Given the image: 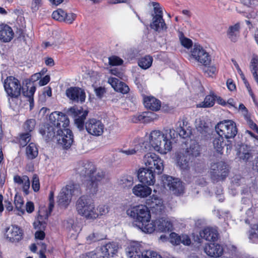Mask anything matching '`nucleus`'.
Here are the masks:
<instances>
[{
    "label": "nucleus",
    "instance_id": "1",
    "mask_svg": "<svg viewBox=\"0 0 258 258\" xmlns=\"http://www.w3.org/2000/svg\"><path fill=\"white\" fill-rule=\"evenodd\" d=\"M67 112L74 119L75 124L80 131H83L85 127L89 135L95 137L100 136L103 134L104 125L101 120L90 118L85 122L88 111L84 110L82 107L73 106L68 109Z\"/></svg>",
    "mask_w": 258,
    "mask_h": 258
},
{
    "label": "nucleus",
    "instance_id": "2",
    "mask_svg": "<svg viewBox=\"0 0 258 258\" xmlns=\"http://www.w3.org/2000/svg\"><path fill=\"white\" fill-rule=\"evenodd\" d=\"M76 172L81 176L87 178L85 183L86 186V190L90 195H94L98 191V183L105 176V172L103 171L97 172V167L91 162L80 161L75 169Z\"/></svg>",
    "mask_w": 258,
    "mask_h": 258
},
{
    "label": "nucleus",
    "instance_id": "3",
    "mask_svg": "<svg viewBox=\"0 0 258 258\" xmlns=\"http://www.w3.org/2000/svg\"><path fill=\"white\" fill-rule=\"evenodd\" d=\"M39 132L47 142L56 140L66 149L70 148L74 142L73 133L68 127L55 131V128L50 124H44Z\"/></svg>",
    "mask_w": 258,
    "mask_h": 258
},
{
    "label": "nucleus",
    "instance_id": "4",
    "mask_svg": "<svg viewBox=\"0 0 258 258\" xmlns=\"http://www.w3.org/2000/svg\"><path fill=\"white\" fill-rule=\"evenodd\" d=\"M174 130L169 129V136L165 135L159 130L152 131L149 136V144L154 149L162 154H165L170 151L172 148L171 139V133H174Z\"/></svg>",
    "mask_w": 258,
    "mask_h": 258
},
{
    "label": "nucleus",
    "instance_id": "5",
    "mask_svg": "<svg viewBox=\"0 0 258 258\" xmlns=\"http://www.w3.org/2000/svg\"><path fill=\"white\" fill-rule=\"evenodd\" d=\"M78 213L87 219H95L98 217L93 200L88 196H82L77 201Z\"/></svg>",
    "mask_w": 258,
    "mask_h": 258
},
{
    "label": "nucleus",
    "instance_id": "6",
    "mask_svg": "<svg viewBox=\"0 0 258 258\" xmlns=\"http://www.w3.org/2000/svg\"><path fill=\"white\" fill-rule=\"evenodd\" d=\"M4 87L10 104L14 99H18L22 93L23 86L20 81L14 76L7 77L4 82Z\"/></svg>",
    "mask_w": 258,
    "mask_h": 258
},
{
    "label": "nucleus",
    "instance_id": "7",
    "mask_svg": "<svg viewBox=\"0 0 258 258\" xmlns=\"http://www.w3.org/2000/svg\"><path fill=\"white\" fill-rule=\"evenodd\" d=\"M80 194L81 189L79 184L70 182L59 192L57 198L58 204L60 207L66 208L71 202L72 196Z\"/></svg>",
    "mask_w": 258,
    "mask_h": 258
},
{
    "label": "nucleus",
    "instance_id": "8",
    "mask_svg": "<svg viewBox=\"0 0 258 258\" xmlns=\"http://www.w3.org/2000/svg\"><path fill=\"white\" fill-rule=\"evenodd\" d=\"M230 172L229 166L224 161H220L211 164L210 177L213 182L223 181Z\"/></svg>",
    "mask_w": 258,
    "mask_h": 258
},
{
    "label": "nucleus",
    "instance_id": "9",
    "mask_svg": "<svg viewBox=\"0 0 258 258\" xmlns=\"http://www.w3.org/2000/svg\"><path fill=\"white\" fill-rule=\"evenodd\" d=\"M143 247L139 243L133 241L127 247V255L130 258H162L161 255L156 251L148 250L142 251Z\"/></svg>",
    "mask_w": 258,
    "mask_h": 258
},
{
    "label": "nucleus",
    "instance_id": "10",
    "mask_svg": "<svg viewBox=\"0 0 258 258\" xmlns=\"http://www.w3.org/2000/svg\"><path fill=\"white\" fill-rule=\"evenodd\" d=\"M215 129L218 136L227 140L234 138L238 132L236 123L232 120L220 121L215 125Z\"/></svg>",
    "mask_w": 258,
    "mask_h": 258
},
{
    "label": "nucleus",
    "instance_id": "11",
    "mask_svg": "<svg viewBox=\"0 0 258 258\" xmlns=\"http://www.w3.org/2000/svg\"><path fill=\"white\" fill-rule=\"evenodd\" d=\"M127 214L133 218L136 225L140 223L151 219L150 212L148 208L143 205H139L127 210Z\"/></svg>",
    "mask_w": 258,
    "mask_h": 258
},
{
    "label": "nucleus",
    "instance_id": "12",
    "mask_svg": "<svg viewBox=\"0 0 258 258\" xmlns=\"http://www.w3.org/2000/svg\"><path fill=\"white\" fill-rule=\"evenodd\" d=\"M48 122L45 124H49L55 128V131L68 127L70 125V119L68 115L61 111H55L51 112L48 119Z\"/></svg>",
    "mask_w": 258,
    "mask_h": 258
},
{
    "label": "nucleus",
    "instance_id": "13",
    "mask_svg": "<svg viewBox=\"0 0 258 258\" xmlns=\"http://www.w3.org/2000/svg\"><path fill=\"white\" fill-rule=\"evenodd\" d=\"M144 161L146 167L157 174L162 173L164 170L163 161L155 153H150L144 156Z\"/></svg>",
    "mask_w": 258,
    "mask_h": 258
},
{
    "label": "nucleus",
    "instance_id": "14",
    "mask_svg": "<svg viewBox=\"0 0 258 258\" xmlns=\"http://www.w3.org/2000/svg\"><path fill=\"white\" fill-rule=\"evenodd\" d=\"M144 161L146 167L157 174L162 173L164 170L163 161L155 153H150L144 156Z\"/></svg>",
    "mask_w": 258,
    "mask_h": 258
},
{
    "label": "nucleus",
    "instance_id": "15",
    "mask_svg": "<svg viewBox=\"0 0 258 258\" xmlns=\"http://www.w3.org/2000/svg\"><path fill=\"white\" fill-rule=\"evenodd\" d=\"M144 161L146 167L157 174L162 173L164 170L163 161L155 153H150L144 156Z\"/></svg>",
    "mask_w": 258,
    "mask_h": 258
},
{
    "label": "nucleus",
    "instance_id": "16",
    "mask_svg": "<svg viewBox=\"0 0 258 258\" xmlns=\"http://www.w3.org/2000/svg\"><path fill=\"white\" fill-rule=\"evenodd\" d=\"M163 186L168 187L174 195L179 196L184 192V187L183 183L178 178H173L172 176L163 175L162 177Z\"/></svg>",
    "mask_w": 258,
    "mask_h": 258
},
{
    "label": "nucleus",
    "instance_id": "17",
    "mask_svg": "<svg viewBox=\"0 0 258 258\" xmlns=\"http://www.w3.org/2000/svg\"><path fill=\"white\" fill-rule=\"evenodd\" d=\"M191 54L193 58L204 66L209 65L211 62L210 55L200 45H195Z\"/></svg>",
    "mask_w": 258,
    "mask_h": 258
},
{
    "label": "nucleus",
    "instance_id": "18",
    "mask_svg": "<svg viewBox=\"0 0 258 258\" xmlns=\"http://www.w3.org/2000/svg\"><path fill=\"white\" fill-rule=\"evenodd\" d=\"M66 96L70 100L76 103H83L86 100L85 90L79 87H71L66 91Z\"/></svg>",
    "mask_w": 258,
    "mask_h": 258
},
{
    "label": "nucleus",
    "instance_id": "19",
    "mask_svg": "<svg viewBox=\"0 0 258 258\" xmlns=\"http://www.w3.org/2000/svg\"><path fill=\"white\" fill-rule=\"evenodd\" d=\"M177 124L178 126L176 130L179 136L183 139L190 138L194 128L188 122L187 118L185 116L180 117Z\"/></svg>",
    "mask_w": 258,
    "mask_h": 258
},
{
    "label": "nucleus",
    "instance_id": "20",
    "mask_svg": "<svg viewBox=\"0 0 258 258\" xmlns=\"http://www.w3.org/2000/svg\"><path fill=\"white\" fill-rule=\"evenodd\" d=\"M159 116L155 112L146 111L132 116V122L135 123H149L158 118Z\"/></svg>",
    "mask_w": 258,
    "mask_h": 258
},
{
    "label": "nucleus",
    "instance_id": "21",
    "mask_svg": "<svg viewBox=\"0 0 258 258\" xmlns=\"http://www.w3.org/2000/svg\"><path fill=\"white\" fill-rule=\"evenodd\" d=\"M138 177L141 182L147 185H154L156 181L155 173L147 167L139 170Z\"/></svg>",
    "mask_w": 258,
    "mask_h": 258
},
{
    "label": "nucleus",
    "instance_id": "22",
    "mask_svg": "<svg viewBox=\"0 0 258 258\" xmlns=\"http://www.w3.org/2000/svg\"><path fill=\"white\" fill-rule=\"evenodd\" d=\"M143 102L144 107L151 112H157L161 109V101L152 95H143Z\"/></svg>",
    "mask_w": 258,
    "mask_h": 258
},
{
    "label": "nucleus",
    "instance_id": "23",
    "mask_svg": "<svg viewBox=\"0 0 258 258\" xmlns=\"http://www.w3.org/2000/svg\"><path fill=\"white\" fill-rule=\"evenodd\" d=\"M213 145L216 152L220 154H223L224 147L226 148V153L229 154L233 148V144L231 141L227 140L226 142H224V138L218 136L213 140Z\"/></svg>",
    "mask_w": 258,
    "mask_h": 258
},
{
    "label": "nucleus",
    "instance_id": "24",
    "mask_svg": "<svg viewBox=\"0 0 258 258\" xmlns=\"http://www.w3.org/2000/svg\"><path fill=\"white\" fill-rule=\"evenodd\" d=\"M5 235L10 241L18 242L23 238V232L18 226L12 225L5 228Z\"/></svg>",
    "mask_w": 258,
    "mask_h": 258
},
{
    "label": "nucleus",
    "instance_id": "25",
    "mask_svg": "<svg viewBox=\"0 0 258 258\" xmlns=\"http://www.w3.org/2000/svg\"><path fill=\"white\" fill-rule=\"evenodd\" d=\"M204 251L211 257H219L223 253V248L221 245L210 243L205 245Z\"/></svg>",
    "mask_w": 258,
    "mask_h": 258
},
{
    "label": "nucleus",
    "instance_id": "26",
    "mask_svg": "<svg viewBox=\"0 0 258 258\" xmlns=\"http://www.w3.org/2000/svg\"><path fill=\"white\" fill-rule=\"evenodd\" d=\"M146 203L156 213H161L164 209L165 207L162 200L156 195H153L149 199L147 200Z\"/></svg>",
    "mask_w": 258,
    "mask_h": 258
},
{
    "label": "nucleus",
    "instance_id": "27",
    "mask_svg": "<svg viewBox=\"0 0 258 258\" xmlns=\"http://www.w3.org/2000/svg\"><path fill=\"white\" fill-rule=\"evenodd\" d=\"M14 37L12 28L7 24H0V41L3 42H9Z\"/></svg>",
    "mask_w": 258,
    "mask_h": 258
},
{
    "label": "nucleus",
    "instance_id": "28",
    "mask_svg": "<svg viewBox=\"0 0 258 258\" xmlns=\"http://www.w3.org/2000/svg\"><path fill=\"white\" fill-rule=\"evenodd\" d=\"M155 231L159 232H169L172 230V224L171 222L163 218L155 220Z\"/></svg>",
    "mask_w": 258,
    "mask_h": 258
},
{
    "label": "nucleus",
    "instance_id": "29",
    "mask_svg": "<svg viewBox=\"0 0 258 258\" xmlns=\"http://www.w3.org/2000/svg\"><path fill=\"white\" fill-rule=\"evenodd\" d=\"M200 234L201 237L207 241L215 242L218 239L219 233L217 230L212 228H204L200 232Z\"/></svg>",
    "mask_w": 258,
    "mask_h": 258
},
{
    "label": "nucleus",
    "instance_id": "30",
    "mask_svg": "<svg viewBox=\"0 0 258 258\" xmlns=\"http://www.w3.org/2000/svg\"><path fill=\"white\" fill-rule=\"evenodd\" d=\"M150 27L156 31L166 30L167 27L163 18V16L155 15L153 18V22L150 24Z\"/></svg>",
    "mask_w": 258,
    "mask_h": 258
},
{
    "label": "nucleus",
    "instance_id": "31",
    "mask_svg": "<svg viewBox=\"0 0 258 258\" xmlns=\"http://www.w3.org/2000/svg\"><path fill=\"white\" fill-rule=\"evenodd\" d=\"M152 192V189L146 185L138 184L133 188V193L137 197L146 198Z\"/></svg>",
    "mask_w": 258,
    "mask_h": 258
},
{
    "label": "nucleus",
    "instance_id": "32",
    "mask_svg": "<svg viewBox=\"0 0 258 258\" xmlns=\"http://www.w3.org/2000/svg\"><path fill=\"white\" fill-rule=\"evenodd\" d=\"M190 158L185 154L181 152H177L176 154V161L177 165L182 170H188L189 169V161Z\"/></svg>",
    "mask_w": 258,
    "mask_h": 258
},
{
    "label": "nucleus",
    "instance_id": "33",
    "mask_svg": "<svg viewBox=\"0 0 258 258\" xmlns=\"http://www.w3.org/2000/svg\"><path fill=\"white\" fill-rule=\"evenodd\" d=\"M236 154L240 160L245 162H247L252 158L251 150L247 145L244 144H241L239 146Z\"/></svg>",
    "mask_w": 258,
    "mask_h": 258
},
{
    "label": "nucleus",
    "instance_id": "34",
    "mask_svg": "<svg viewBox=\"0 0 258 258\" xmlns=\"http://www.w3.org/2000/svg\"><path fill=\"white\" fill-rule=\"evenodd\" d=\"M240 30V25L239 22L236 23L234 25L229 26L227 31V35L228 38L233 42H236L239 36Z\"/></svg>",
    "mask_w": 258,
    "mask_h": 258
},
{
    "label": "nucleus",
    "instance_id": "35",
    "mask_svg": "<svg viewBox=\"0 0 258 258\" xmlns=\"http://www.w3.org/2000/svg\"><path fill=\"white\" fill-rule=\"evenodd\" d=\"M134 143V149L136 151V153L146 152L149 147L148 142L145 141L143 138L136 139Z\"/></svg>",
    "mask_w": 258,
    "mask_h": 258
},
{
    "label": "nucleus",
    "instance_id": "36",
    "mask_svg": "<svg viewBox=\"0 0 258 258\" xmlns=\"http://www.w3.org/2000/svg\"><path fill=\"white\" fill-rule=\"evenodd\" d=\"M38 155V146L34 143H30L26 148V156L28 159L33 160Z\"/></svg>",
    "mask_w": 258,
    "mask_h": 258
},
{
    "label": "nucleus",
    "instance_id": "37",
    "mask_svg": "<svg viewBox=\"0 0 258 258\" xmlns=\"http://www.w3.org/2000/svg\"><path fill=\"white\" fill-rule=\"evenodd\" d=\"M216 99V95L213 92L206 96L204 100L197 105V107L201 108H210L213 107Z\"/></svg>",
    "mask_w": 258,
    "mask_h": 258
},
{
    "label": "nucleus",
    "instance_id": "38",
    "mask_svg": "<svg viewBox=\"0 0 258 258\" xmlns=\"http://www.w3.org/2000/svg\"><path fill=\"white\" fill-rule=\"evenodd\" d=\"M137 226L146 233H152L155 231V220L151 221L150 219L147 221L140 223Z\"/></svg>",
    "mask_w": 258,
    "mask_h": 258
},
{
    "label": "nucleus",
    "instance_id": "39",
    "mask_svg": "<svg viewBox=\"0 0 258 258\" xmlns=\"http://www.w3.org/2000/svg\"><path fill=\"white\" fill-rule=\"evenodd\" d=\"M102 252L104 256L108 258L113 257L117 252V249L114 243L109 242L102 248Z\"/></svg>",
    "mask_w": 258,
    "mask_h": 258
},
{
    "label": "nucleus",
    "instance_id": "40",
    "mask_svg": "<svg viewBox=\"0 0 258 258\" xmlns=\"http://www.w3.org/2000/svg\"><path fill=\"white\" fill-rule=\"evenodd\" d=\"M185 153L190 158L197 157L200 155L201 147L198 143L194 142L189 148H186Z\"/></svg>",
    "mask_w": 258,
    "mask_h": 258
},
{
    "label": "nucleus",
    "instance_id": "41",
    "mask_svg": "<svg viewBox=\"0 0 258 258\" xmlns=\"http://www.w3.org/2000/svg\"><path fill=\"white\" fill-rule=\"evenodd\" d=\"M133 177L132 176L126 175L120 178L118 183L121 188H130L133 186Z\"/></svg>",
    "mask_w": 258,
    "mask_h": 258
},
{
    "label": "nucleus",
    "instance_id": "42",
    "mask_svg": "<svg viewBox=\"0 0 258 258\" xmlns=\"http://www.w3.org/2000/svg\"><path fill=\"white\" fill-rule=\"evenodd\" d=\"M14 204L15 208L18 211L20 212V215H23L25 213V210L23 209L24 201L23 198L18 194H16L14 197Z\"/></svg>",
    "mask_w": 258,
    "mask_h": 258
},
{
    "label": "nucleus",
    "instance_id": "43",
    "mask_svg": "<svg viewBox=\"0 0 258 258\" xmlns=\"http://www.w3.org/2000/svg\"><path fill=\"white\" fill-rule=\"evenodd\" d=\"M31 134L29 133L19 134L16 139L20 147H24L30 141Z\"/></svg>",
    "mask_w": 258,
    "mask_h": 258
},
{
    "label": "nucleus",
    "instance_id": "44",
    "mask_svg": "<svg viewBox=\"0 0 258 258\" xmlns=\"http://www.w3.org/2000/svg\"><path fill=\"white\" fill-rule=\"evenodd\" d=\"M36 87L34 85L31 86L30 89L28 90V88H27L26 90H25L23 88L22 94L24 96L28 98V101L30 103V107L31 108L34 106V98L33 96L36 91Z\"/></svg>",
    "mask_w": 258,
    "mask_h": 258
},
{
    "label": "nucleus",
    "instance_id": "45",
    "mask_svg": "<svg viewBox=\"0 0 258 258\" xmlns=\"http://www.w3.org/2000/svg\"><path fill=\"white\" fill-rule=\"evenodd\" d=\"M152 62V57L150 55H146L139 59L138 61V65L141 68L146 70L151 66Z\"/></svg>",
    "mask_w": 258,
    "mask_h": 258
},
{
    "label": "nucleus",
    "instance_id": "46",
    "mask_svg": "<svg viewBox=\"0 0 258 258\" xmlns=\"http://www.w3.org/2000/svg\"><path fill=\"white\" fill-rule=\"evenodd\" d=\"M178 37L181 44L185 48L189 49L192 46V40L185 37L184 33L182 31L178 32Z\"/></svg>",
    "mask_w": 258,
    "mask_h": 258
},
{
    "label": "nucleus",
    "instance_id": "47",
    "mask_svg": "<svg viewBox=\"0 0 258 258\" xmlns=\"http://www.w3.org/2000/svg\"><path fill=\"white\" fill-rule=\"evenodd\" d=\"M249 238L254 242L258 240V224H253L249 231Z\"/></svg>",
    "mask_w": 258,
    "mask_h": 258
},
{
    "label": "nucleus",
    "instance_id": "48",
    "mask_svg": "<svg viewBox=\"0 0 258 258\" xmlns=\"http://www.w3.org/2000/svg\"><path fill=\"white\" fill-rule=\"evenodd\" d=\"M66 12L61 9L54 11L52 14V18L57 21L63 22Z\"/></svg>",
    "mask_w": 258,
    "mask_h": 258
},
{
    "label": "nucleus",
    "instance_id": "49",
    "mask_svg": "<svg viewBox=\"0 0 258 258\" xmlns=\"http://www.w3.org/2000/svg\"><path fill=\"white\" fill-rule=\"evenodd\" d=\"M35 124V120L34 119H30L25 121L23 127L26 133H30L34 130Z\"/></svg>",
    "mask_w": 258,
    "mask_h": 258
},
{
    "label": "nucleus",
    "instance_id": "50",
    "mask_svg": "<svg viewBox=\"0 0 258 258\" xmlns=\"http://www.w3.org/2000/svg\"><path fill=\"white\" fill-rule=\"evenodd\" d=\"M203 71L210 77H213L217 73V70L215 66H205Z\"/></svg>",
    "mask_w": 258,
    "mask_h": 258
},
{
    "label": "nucleus",
    "instance_id": "51",
    "mask_svg": "<svg viewBox=\"0 0 258 258\" xmlns=\"http://www.w3.org/2000/svg\"><path fill=\"white\" fill-rule=\"evenodd\" d=\"M115 90L123 94H126L129 92L130 88L125 83L121 81Z\"/></svg>",
    "mask_w": 258,
    "mask_h": 258
},
{
    "label": "nucleus",
    "instance_id": "52",
    "mask_svg": "<svg viewBox=\"0 0 258 258\" xmlns=\"http://www.w3.org/2000/svg\"><path fill=\"white\" fill-rule=\"evenodd\" d=\"M109 63L112 66H120L122 64L123 61L117 56H112L109 57Z\"/></svg>",
    "mask_w": 258,
    "mask_h": 258
},
{
    "label": "nucleus",
    "instance_id": "53",
    "mask_svg": "<svg viewBox=\"0 0 258 258\" xmlns=\"http://www.w3.org/2000/svg\"><path fill=\"white\" fill-rule=\"evenodd\" d=\"M32 187L35 192L38 191L40 189L39 179L37 174H34L33 176Z\"/></svg>",
    "mask_w": 258,
    "mask_h": 258
},
{
    "label": "nucleus",
    "instance_id": "54",
    "mask_svg": "<svg viewBox=\"0 0 258 258\" xmlns=\"http://www.w3.org/2000/svg\"><path fill=\"white\" fill-rule=\"evenodd\" d=\"M170 242L175 245H179L181 243V235L175 232H172L170 234Z\"/></svg>",
    "mask_w": 258,
    "mask_h": 258
},
{
    "label": "nucleus",
    "instance_id": "55",
    "mask_svg": "<svg viewBox=\"0 0 258 258\" xmlns=\"http://www.w3.org/2000/svg\"><path fill=\"white\" fill-rule=\"evenodd\" d=\"M76 18V15L75 14L71 13H67L64 15V19L63 22L68 24H72Z\"/></svg>",
    "mask_w": 258,
    "mask_h": 258
},
{
    "label": "nucleus",
    "instance_id": "56",
    "mask_svg": "<svg viewBox=\"0 0 258 258\" xmlns=\"http://www.w3.org/2000/svg\"><path fill=\"white\" fill-rule=\"evenodd\" d=\"M198 128V131L204 137H206L209 135L210 128L208 125L205 124L203 127L200 125Z\"/></svg>",
    "mask_w": 258,
    "mask_h": 258
},
{
    "label": "nucleus",
    "instance_id": "57",
    "mask_svg": "<svg viewBox=\"0 0 258 258\" xmlns=\"http://www.w3.org/2000/svg\"><path fill=\"white\" fill-rule=\"evenodd\" d=\"M120 82L121 81L118 79L114 77H110L108 80V83L111 86L114 90Z\"/></svg>",
    "mask_w": 258,
    "mask_h": 258
},
{
    "label": "nucleus",
    "instance_id": "58",
    "mask_svg": "<svg viewBox=\"0 0 258 258\" xmlns=\"http://www.w3.org/2000/svg\"><path fill=\"white\" fill-rule=\"evenodd\" d=\"M152 4L154 7V11L155 15L163 16V11L160 4L157 2H152Z\"/></svg>",
    "mask_w": 258,
    "mask_h": 258
},
{
    "label": "nucleus",
    "instance_id": "59",
    "mask_svg": "<svg viewBox=\"0 0 258 258\" xmlns=\"http://www.w3.org/2000/svg\"><path fill=\"white\" fill-rule=\"evenodd\" d=\"M258 59L256 58H252L250 62V71L251 73L254 72L255 73L256 72L258 71Z\"/></svg>",
    "mask_w": 258,
    "mask_h": 258
},
{
    "label": "nucleus",
    "instance_id": "60",
    "mask_svg": "<svg viewBox=\"0 0 258 258\" xmlns=\"http://www.w3.org/2000/svg\"><path fill=\"white\" fill-rule=\"evenodd\" d=\"M181 243L184 245L188 246L191 243V239L189 236L186 234H182L181 235Z\"/></svg>",
    "mask_w": 258,
    "mask_h": 258
},
{
    "label": "nucleus",
    "instance_id": "61",
    "mask_svg": "<svg viewBox=\"0 0 258 258\" xmlns=\"http://www.w3.org/2000/svg\"><path fill=\"white\" fill-rule=\"evenodd\" d=\"M96 210L98 212L99 216L104 215L108 211L107 207L105 205H99Z\"/></svg>",
    "mask_w": 258,
    "mask_h": 258
},
{
    "label": "nucleus",
    "instance_id": "62",
    "mask_svg": "<svg viewBox=\"0 0 258 258\" xmlns=\"http://www.w3.org/2000/svg\"><path fill=\"white\" fill-rule=\"evenodd\" d=\"M227 87L228 89L231 91H233L236 90V85L233 80L232 79H228L226 82Z\"/></svg>",
    "mask_w": 258,
    "mask_h": 258
},
{
    "label": "nucleus",
    "instance_id": "63",
    "mask_svg": "<svg viewBox=\"0 0 258 258\" xmlns=\"http://www.w3.org/2000/svg\"><path fill=\"white\" fill-rule=\"evenodd\" d=\"M96 96L99 98H102L104 94L106 92L105 89L102 87H99L95 89Z\"/></svg>",
    "mask_w": 258,
    "mask_h": 258
},
{
    "label": "nucleus",
    "instance_id": "64",
    "mask_svg": "<svg viewBox=\"0 0 258 258\" xmlns=\"http://www.w3.org/2000/svg\"><path fill=\"white\" fill-rule=\"evenodd\" d=\"M247 122L249 127L258 134V126L256 124L254 123L250 118L248 119Z\"/></svg>",
    "mask_w": 258,
    "mask_h": 258
}]
</instances>
